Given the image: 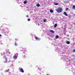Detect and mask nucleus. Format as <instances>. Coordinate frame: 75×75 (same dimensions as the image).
I'll return each mask as SVG.
<instances>
[{"instance_id": "obj_14", "label": "nucleus", "mask_w": 75, "mask_h": 75, "mask_svg": "<svg viewBox=\"0 0 75 75\" xmlns=\"http://www.w3.org/2000/svg\"><path fill=\"white\" fill-rule=\"evenodd\" d=\"M50 32H51V33H54V31L52 30H50Z\"/></svg>"}, {"instance_id": "obj_39", "label": "nucleus", "mask_w": 75, "mask_h": 75, "mask_svg": "<svg viewBox=\"0 0 75 75\" xmlns=\"http://www.w3.org/2000/svg\"><path fill=\"white\" fill-rule=\"evenodd\" d=\"M24 54H25V52H23Z\"/></svg>"}, {"instance_id": "obj_23", "label": "nucleus", "mask_w": 75, "mask_h": 75, "mask_svg": "<svg viewBox=\"0 0 75 75\" xmlns=\"http://www.w3.org/2000/svg\"><path fill=\"white\" fill-rule=\"evenodd\" d=\"M23 50H22V51H25V48H23V47L22 48Z\"/></svg>"}, {"instance_id": "obj_3", "label": "nucleus", "mask_w": 75, "mask_h": 75, "mask_svg": "<svg viewBox=\"0 0 75 75\" xmlns=\"http://www.w3.org/2000/svg\"><path fill=\"white\" fill-rule=\"evenodd\" d=\"M67 58V56H62V57H61V59L62 60L64 59V60H66Z\"/></svg>"}, {"instance_id": "obj_40", "label": "nucleus", "mask_w": 75, "mask_h": 75, "mask_svg": "<svg viewBox=\"0 0 75 75\" xmlns=\"http://www.w3.org/2000/svg\"><path fill=\"white\" fill-rule=\"evenodd\" d=\"M17 0V1H19V0Z\"/></svg>"}, {"instance_id": "obj_31", "label": "nucleus", "mask_w": 75, "mask_h": 75, "mask_svg": "<svg viewBox=\"0 0 75 75\" xmlns=\"http://www.w3.org/2000/svg\"><path fill=\"white\" fill-rule=\"evenodd\" d=\"M73 51L74 52H75V50H73Z\"/></svg>"}, {"instance_id": "obj_2", "label": "nucleus", "mask_w": 75, "mask_h": 75, "mask_svg": "<svg viewBox=\"0 0 75 75\" xmlns=\"http://www.w3.org/2000/svg\"><path fill=\"white\" fill-rule=\"evenodd\" d=\"M56 11L57 13H61L62 11V9L61 8H59L56 10Z\"/></svg>"}, {"instance_id": "obj_17", "label": "nucleus", "mask_w": 75, "mask_h": 75, "mask_svg": "<svg viewBox=\"0 0 75 75\" xmlns=\"http://www.w3.org/2000/svg\"><path fill=\"white\" fill-rule=\"evenodd\" d=\"M54 5H56V6H57V5H58V3L56 2L54 4Z\"/></svg>"}, {"instance_id": "obj_35", "label": "nucleus", "mask_w": 75, "mask_h": 75, "mask_svg": "<svg viewBox=\"0 0 75 75\" xmlns=\"http://www.w3.org/2000/svg\"><path fill=\"white\" fill-rule=\"evenodd\" d=\"M1 55H3V53L1 54Z\"/></svg>"}, {"instance_id": "obj_22", "label": "nucleus", "mask_w": 75, "mask_h": 75, "mask_svg": "<svg viewBox=\"0 0 75 75\" xmlns=\"http://www.w3.org/2000/svg\"><path fill=\"white\" fill-rule=\"evenodd\" d=\"M73 8L74 10H75V6L74 5L73 6Z\"/></svg>"}, {"instance_id": "obj_33", "label": "nucleus", "mask_w": 75, "mask_h": 75, "mask_svg": "<svg viewBox=\"0 0 75 75\" xmlns=\"http://www.w3.org/2000/svg\"><path fill=\"white\" fill-rule=\"evenodd\" d=\"M26 17H28V16L27 15V16H26Z\"/></svg>"}, {"instance_id": "obj_15", "label": "nucleus", "mask_w": 75, "mask_h": 75, "mask_svg": "<svg viewBox=\"0 0 75 75\" xmlns=\"http://www.w3.org/2000/svg\"><path fill=\"white\" fill-rule=\"evenodd\" d=\"M9 69L6 70L5 71V72H9Z\"/></svg>"}, {"instance_id": "obj_34", "label": "nucleus", "mask_w": 75, "mask_h": 75, "mask_svg": "<svg viewBox=\"0 0 75 75\" xmlns=\"http://www.w3.org/2000/svg\"><path fill=\"white\" fill-rule=\"evenodd\" d=\"M11 65L12 66H13V64H12Z\"/></svg>"}, {"instance_id": "obj_27", "label": "nucleus", "mask_w": 75, "mask_h": 75, "mask_svg": "<svg viewBox=\"0 0 75 75\" xmlns=\"http://www.w3.org/2000/svg\"><path fill=\"white\" fill-rule=\"evenodd\" d=\"M9 74L8 75H12V74L10 72H9Z\"/></svg>"}, {"instance_id": "obj_20", "label": "nucleus", "mask_w": 75, "mask_h": 75, "mask_svg": "<svg viewBox=\"0 0 75 75\" xmlns=\"http://www.w3.org/2000/svg\"><path fill=\"white\" fill-rule=\"evenodd\" d=\"M37 7H40V5L39 4H37Z\"/></svg>"}, {"instance_id": "obj_19", "label": "nucleus", "mask_w": 75, "mask_h": 75, "mask_svg": "<svg viewBox=\"0 0 75 75\" xmlns=\"http://www.w3.org/2000/svg\"><path fill=\"white\" fill-rule=\"evenodd\" d=\"M57 24H54V28H55L56 27H57Z\"/></svg>"}, {"instance_id": "obj_38", "label": "nucleus", "mask_w": 75, "mask_h": 75, "mask_svg": "<svg viewBox=\"0 0 75 75\" xmlns=\"http://www.w3.org/2000/svg\"><path fill=\"white\" fill-rule=\"evenodd\" d=\"M1 29H0V31H1Z\"/></svg>"}, {"instance_id": "obj_7", "label": "nucleus", "mask_w": 75, "mask_h": 75, "mask_svg": "<svg viewBox=\"0 0 75 75\" xmlns=\"http://www.w3.org/2000/svg\"><path fill=\"white\" fill-rule=\"evenodd\" d=\"M35 40H38V41H40V38L37 37H35Z\"/></svg>"}, {"instance_id": "obj_36", "label": "nucleus", "mask_w": 75, "mask_h": 75, "mask_svg": "<svg viewBox=\"0 0 75 75\" xmlns=\"http://www.w3.org/2000/svg\"><path fill=\"white\" fill-rule=\"evenodd\" d=\"M1 36V34H0V37Z\"/></svg>"}, {"instance_id": "obj_41", "label": "nucleus", "mask_w": 75, "mask_h": 75, "mask_svg": "<svg viewBox=\"0 0 75 75\" xmlns=\"http://www.w3.org/2000/svg\"><path fill=\"white\" fill-rule=\"evenodd\" d=\"M74 59L75 60V58H74Z\"/></svg>"}, {"instance_id": "obj_18", "label": "nucleus", "mask_w": 75, "mask_h": 75, "mask_svg": "<svg viewBox=\"0 0 75 75\" xmlns=\"http://www.w3.org/2000/svg\"><path fill=\"white\" fill-rule=\"evenodd\" d=\"M27 1H24L23 2L24 4H27Z\"/></svg>"}, {"instance_id": "obj_6", "label": "nucleus", "mask_w": 75, "mask_h": 75, "mask_svg": "<svg viewBox=\"0 0 75 75\" xmlns=\"http://www.w3.org/2000/svg\"><path fill=\"white\" fill-rule=\"evenodd\" d=\"M19 71H21V72H22V73H23L24 72V70H23V69L22 68H19Z\"/></svg>"}, {"instance_id": "obj_8", "label": "nucleus", "mask_w": 75, "mask_h": 75, "mask_svg": "<svg viewBox=\"0 0 75 75\" xmlns=\"http://www.w3.org/2000/svg\"><path fill=\"white\" fill-rule=\"evenodd\" d=\"M8 51H9V50H8V49H7L6 50V53H7V54H10V52H8Z\"/></svg>"}, {"instance_id": "obj_24", "label": "nucleus", "mask_w": 75, "mask_h": 75, "mask_svg": "<svg viewBox=\"0 0 75 75\" xmlns=\"http://www.w3.org/2000/svg\"><path fill=\"white\" fill-rule=\"evenodd\" d=\"M15 45H16V46H17L18 45V44H16V42L15 44Z\"/></svg>"}, {"instance_id": "obj_32", "label": "nucleus", "mask_w": 75, "mask_h": 75, "mask_svg": "<svg viewBox=\"0 0 75 75\" xmlns=\"http://www.w3.org/2000/svg\"><path fill=\"white\" fill-rule=\"evenodd\" d=\"M38 25H40V24H39V23H38Z\"/></svg>"}, {"instance_id": "obj_12", "label": "nucleus", "mask_w": 75, "mask_h": 75, "mask_svg": "<svg viewBox=\"0 0 75 75\" xmlns=\"http://www.w3.org/2000/svg\"><path fill=\"white\" fill-rule=\"evenodd\" d=\"M3 58H5L6 59H7V58L6 57V56L5 55H4L3 57Z\"/></svg>"}, {"instance_id": "obj_25", "label": "nucleus", "mask_w": 75, "mask_h": 75, "mask_svg": "<svg viewBox=\"0 0 75 75\" xmlns=\"http://www.w3.org/2000/svg\"><path fill=\"white\" fill-rule=\"evenodd\" d=\"M43 21L45 23V22H46V20L45 19H44L43 20Z\"/></svg>"}, {"instance_id": "obj_4", "label": "nucleus", "mask_w": 75, "mask_h": 75, "mask_svg": "<svg viewBox=\"0 0 75 75\" xmlns=\"http://www.w3.org/2000/svg\"><path fill=\"white\" fill-rule=\"evenodd\" d=\"M15 55L14 56L13 58L14 59H17V56H18V53H16L15 54Z\"/></svg>"}, {"instance_id": "obj_37", "label": "nucleus", "mask_w": 75, "mask_h": 75, "mask_svg": "<svg viewBox=\"0 0 75 75\" xmlns=\"http://www.w3.org/2000/svg\"><path fill=\"white\" fill-rule=\"evenodd\" d=\"M1 45H2V44H3V43H1Z\"/></svg>"}, {"instance_id": "obj_1", "label": "nucleus", "mask_w": 75, "mask_h": 75, "mask_svg": "<svg viewBox=\"0 0 75 75\" xmlns=\"http://www.w3.org/2000/svg\"><path fill=\"white\" fill-rule=\"evenodd\" d=\"M1 32H3L5 34H7L8 33V30L6 29L5 28H1Z\"/></svg>"}, {"instance_id": "obj_29", "label": "nucleus", "mask_w": 75, "mask_h": 75, "mask_svg": "<svg viewBox=\"0 0 75 75\" xmlns=\"http://www.w3.org/2000/svg\"><path fill=\"white\" fill-rule=\"evenodd\" d=\"M9 57H10V58H11V57H12V56H11V55H10Z\"/></svg>"}, {"instance_id": "obj_13", "label": "nucleus", "mask_w": 75, "mask_h": 75, "mask_svg": "<svg viewBox=\"0 0 75 75\" xmlns=\"http://www.w3.org/2000/svg\"><path fill=\"white\" fill-rule=\"evenodd\" d=\"M50 12L51 13H54V11H53L52 10H50Z\"/></svg>"}, {"instance_id": "obj_5", "label": "nucleus", "mask_w": 75, "mask_h": 75, "mask_svg": "<svg viewBox=\"0 0 75 75\" xmlns=\"http://www.w3.org/2000/svg\"><path fill=\"white\" fill-rule=\"evenodd\" d=\"M7 59H6L4 61V63H9L11 62V61L9 60L8 61H7Z\"/></svg>"}, {"instance_id": "obj_26", "label": "nucleus", "mask_w": 75, "mask_h": 75, "mask_svg": "<svg viewBox=\"0 0 75 75\" xmlns=\"http://www.w3.org/2000/svg\"><path fill=\"white\" fill-rule=\"evenodd\" d=\"M14 60H12L11 61V62L12 63H14Z\"/></svg>"}, {"instance_id": "obj_10", "label": "nucleus", "mask_w": 75, "mask_h": 75, "mask_svg": "<svg viewBox=\"0 0 75 75\" xmlns=\"http://www.w3.org/2000/svg\"><path fill=\"white\" fill-rule=\"evenodd\" d=\"M64 14L66 16H68V15L67 14V13L66 12H64Z\"/></svg>"}, {"instance_id": "obj_16", "label": "nucleus", "mask_w": 75, "mask_h": 75, "mask_svg": "<svg viewBox=\"0 0 75 75\" xmlns=\"http://www.w3.org/2000/svg\"><path fill=\"white\" fill-rule=\"evenodd\" d=\"M66 43L67 44H70V42L69 41H68Z\"/></svg>"}, {"instance_id": "obj_11", "label": "nucleus", "mask_w": 75, "mask_h": 75, "mask_svg": "<svg viewBox=\"0 0 75 75\" xmlns=\"http://www.w3.org/2000/svg\"><path fill=\"white\" fill-rule=\"evenodd\" d=\"M22 58H23L24 59V58H26V56L25 55H23L22 56Z\"/></svg>"}, {"instance_id": "obj_9", "label": "nucleus", "mask_w": 75, "mask_h": 75, "mask_svg": "<svg viewBox=\"0 0 75 75\" xmlns=\"http://www.w3.org/2000/svg\"><path fill=\"white\" fill-rule=\"evenodd\" d=\"M63 2L65 4H66V3H68L69 1H63Z\"/></svg>"}, {"instance_id": "obj_30", "label": "nucleus", "mask_w": 75, "mask_h": 75, "mask_svg": "<svg viewBox=\"0 0 75 75\" xmlns=\"http://www.w3.org/2000/svg\"><path fill=\"white\" fill-rule=\"evenodd\" d=\"M68 10V8H67L66 9V11H67V10Z\"/></svg>"}, {"instance_id": "obj_21", "label": "nucleus", "mask_w": 75, "mask_h": 75, "mask_svg": "<svg viewBox=\"0 0 75 75\" xmlns=\"http://www.w3.org/2000/svg\"><path fill=\"white\" fill-rule=\"evenodd\" d=\"M55 38H56L57 39L58 38H59V36H58V35H57L56 36Z\"/></svg>"}, {"instance_id": "obj_28", "label": "nucleus", "mask_w": 75, "mask_h": 75, "mask_svg": "<svg viewBox=\"0 0 75 75\" xmlns=\"http://www.w3.org/2000/svg\"><path fill=\"white\" fill-rule=\"evenodd\" d=\"M28 21H30V19H28Z\"/></svg>"}]
</instances>
